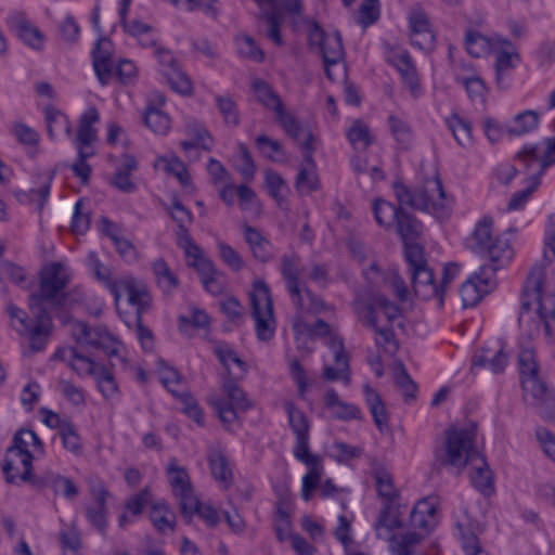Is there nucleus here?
<instances>
[{"instance_id": "63", "label": "nucleus", "mask_w": 555, "mask_h": 555, "mask_svg": "<svg viewBox=\"0 0 555 555\" xmlns=\"http://www.w3.org/2000/svg\"><path fill=\"white\" fill-rule=\"evenodd\" d=\"M274 114L278 122L281 125L287 135H289L293 140L297 141L301 145L305 142L300 141L302 128L296 117L286 112L284 105L274 112Z\"/></svg>"}, {"instance_id": "62", "label": "nucleus", "mask_w": 555, "mask_h": 555, "mask_svg": "<svg viewBox=\"0 0 555 555\" xmlns=\"http://www.w3.org/2000/svg\"><path fill=\"white\" fill-rule=\"evenodd\" d=\"M456 529L462 548L466 555H488L483 552L478 537L470 528L457 522Z\"/></svg>"}, {"instance_id": "38", "label": "nucleus", "mask_w": 555, "mask_h": 555, "mask_svg": "<svg viewBox=\"0 0 555 555\" xmlns=\"http://www.w3.org/2000/svg\"><path fill=\"white\" fill-rule=\"evenodd\" d=\"M385 538L390 541L391 555H414L416 546L424 540V534L417 531H408Z\"/></svg>"}, {"instance_id": "3", "label": "nucleus", "mask_w": 555, "mask_h": 555, "mask_svg": "<svg viewBox=\"0 0 555 555\" xmlns=\"http://www.w3.org/2000/svg\"><path fill=\"white\" fill-rule=\"evenodd\" d=\"M284 410L295 435L294 457L308 467L307 474L302 477L301 485V498L308 502L320 487L321 477L324 473L323 461L320 455L310 452V422L305 413L292 401L284 403Z\"/></svg>"}, {"instance_id": "57", "label": "nucleus", "mask_w": 555, "mask_h": 555, "mask_svg": "<svg viewBox=\"0 0 555 555\" xmlns=\"http://www.w3.org/2000/svg\"><path fill=\"white\" fill-rule=\"evenodd\" d=\"M397 70L399 72L403 83L409 88L411 95L414 99H418L422 94V88L412 57L405 61L403 65L398 66Z\"/></svg>"}, {"instance_id": "56", "label": "nucleus", "mask_w": 555, "mask_h": 555, "mask_svg": "<svg viewBox=\"0 0 555 555\" xmlns=\"http://www.w3.org/2000/svg\"><path fill=\"white\" fill-rule=\"evenodd\" d=\"M167 473L172 491L176 494L184 492L191 488L190 478L185 468L178 466L176 459H170Z\"/></svg>"}, {"instance_id": "25", "label": "nucleus", "mask_w": 555, "mask_h": 555, "mask_svg": "<svg viewBox=\"0 0 555 555\" xmlns=\"http://www.w3.org/2000/svg\"><path fill=\"white\" fill-rule=\"evenodd\" d=\"M437 506L429 499H423L416 503L410 514L412 531L426 534L436 526Z\"/></svg>"}, {"instance_id": "49", "label": "nucleus", "mask_w": 555, "mask_h": 555, "mask_svg": "<svg viewBox=\"0 0 555 555\" xmlns=\"http://www.w3.org/2000/svg\"><path fill=\"white\" fill-rule=\"evenodd\" d=\"M255 144L260 154L271 162L284 163L286 160V153L278 140L260 134L255 139Z\"/></svg>"}, {"instance_id": "27", "label": "nucleus", "mask_w": 555, "mask_h": 555, "mask_svg": "<svg viewBox=\"0 0 555 555\" xmlns=\"http://www.w3.org/2000/svg\"><path fill=\"white\" fill-rule=\"evenodd\" d=\"M111 46V40L101 38L92 51L93 68L99 81L103 86L108 83L113 73Z\"/></svg>"}, {"instance_id": "59", "label": "nucleus", "mask_w": 555, "mask_h": 555, "mask_svg": "<svg viewBox=\"0 0 555 555\" xmlns=\"http://www.w3.org/2000/svg\"><path fill=\"white\" fill-rule=\"evenodd\" d=\"M216 105L223 117L225 125L237 127L240 125V113L235 101L230 95H216Z\"/></svg>"}, {"instance_id": "40", "label": "nucleus", "mask_w": 555, "mask_h": 555, "mask_svg": "<svg viewBox=\"0 0 555 555\" xmlns=\"http://www.w3.org/2000/svg\"><path fill=\"white\" fill-rule=\"evenodd\" d=\"M519 55L516 52L500 50L495 52V79L500 89H507L509 83L506 79L508 72L517 66Z\"/></svg>"}, {"instance_id": "17", "label": "nucleus", "mask_w": 555, "mask_h": 555, "mask_svg": "<svg viewBox=\"0 0 555 555\" xmlns=\"http://www.w3.org/2000/svg\"><path fill=\"white\" fill-rule=\"evenodd\" d=\"M8 26L27 46L40 50L43 47V35L31 24L24 12H13L7 18Z\"/></svg>"}, {"instance_id": "54", "label": "nucleus", "mask_w": 555, "mask_h": 555, "mask_svg": "<svg viewBox=\"0 0 555 555\" xmlns=\"http://www.w3.org/2000/svg\"><path fill=\"white\" fill-rule=\"evenodd\" d=\"M237 52L249 61L261 63L264 60V52L249 35H240L235 38Z\"/></svg>"}, {"instance_id": "43", "label": "nucleus", "mask_w": 555, "mask_h": 555, "mask_svg": "<svg viewBox=\"0 0 555 555\" xmlns=\"http://www.w3.org/2000/svg\"><path fill=\"white\" fill-rule=\"evenodd\" d=\"M359 322L374 332L376 335V346L385 348L389 344H395V333L392 327L390 325L379 326L378 322L374 319L373 311L371 309L364 311V314H362Z\"/></svg>"}, {"instance_id": "64", "label": "nucleus", "mask_w": 555, "mask_h": 555, "mask_svg": "<svg viewBox=\"0 0 555 555\" xmlns=\"http://www.w3.org/2000/svg\"><path fill=\"white\" fill-rule=\"evenodd\" d=\"M467 52L474 57H480L490 50V41L477 30H468L465 36Z\"/></svg>"}, {"instance_id": "33", "label": "nucleus", "mask_w": 555, "mask_h": 555, "mask_svg": "<svg viewBox=\"0 0 555 555\" xmlns=\"http://www.w3.org/2000/svg\"><path fill=\"white\" fill-rule=\"evenodd\" d=\"M469 465L473 487L485 496H490L494 492L493 475L486 459L480 454Z\"/></svg>"}, {"instance_id": "23", "label": "nucleus", "mask_w": 555, "mask_h": 555, "mask_svg": "<svg viewBox=\"0 0 555 555\" xmlns=\"http://www.w3.org/2000/svg\"><path fill=\"white\" fill-rule=\"evenodd\" d=\"M214 353L227 372L224 377L243 378L247 373V363L238 357L235 350L228 343H216L214 346Z\"/></svg>"}, {"instance_id": "46", "label": "nucleus", "mask_w": 555, "mask_h": 555, "mask_svg": "<svg viewBox=\"0 0 555 555\" xmlns=\"http://www.w3.org/2000/svg\"><path fill=\"white\" fill-rule=\"evenodd\" d=\"M264 184L268 193L276 201L279 207L283 208L286 203V195L289 191L286 181L276 171L266 169Z\"/></svg>"}, {"instance_id": "61", "label": "nucleus", "mask_w": 555, "mask_h": 555, "mask_svg": "<svg viewBox=\"0 0 555 555\" xmlns=\"http://www.w3.org/2000/svg\"><path fill=\"white\" fill-rule=\"evenodd\" d=\"M44 115L47 130L50 139H55L56 132L61 129H64L65 133L68 137L72 135V128L69 121L63 113L54 108L48 107L46 108Z\"/></svg>"}, {"instance_id": "26", "label": "nucleus", "mask_w": 555, "mask_h": 555, "mask_svg": "<svg viewBox=\"0 0 555 555\" xmlns=\"http://www.w3.org/2000/svg\"><path fill=\"white\" fill-rule=\"evenodd\" d=\"M73 337L78 344L102 349L113 335L105 326L90 327L85 322L76 321L73 324Z\"/></svg>"}, {"instance_id": "34", "label": "nucleus", "mask_w": 555, "mask_h": 555, "mask_svg": "<svg viewBox=\"0 0 555 555\" xmlns=\"http://www.w3.org/2000/svg\"><path fill=\"white\" fill-rule=\"evenodd\" d=\"M324 405L330 410L335 420L347 422L361 418L360 409L352 403L340 400L338 393L333 388L327 389L324 396Z\"/></svg>"}, {"instance_id": "22", "label": "nucleus", "mask_w": 555, "mask_h": 555, "mask_svg": "<svg viewBox=\"0 0 555 555\" xmlns=\"http://www.w3.org/2000/svg\"><path fill=\"white\" fill-rule=\"evenodd\" d=\"M55 357L64 361L73 371L78 375H91L92 377L96 374L100 367L103 365L95 362L92 358L82 354L76 347H66L57 349Z\"/></svg>"}, {"instance_id": "36", "label": "nucleus", "mask_w": 555, "mask_h": 555, "mask_svg": "<svg viewBox=\"0 0 555 555\" xmlns=\"http://www.w3.org/2000/svg\"><path fill=\"white\" fill-rule=\"evenodd\" d=\"M55 171L49 170L37 176V186L31 188L28 192H22L17 195L20 201L23 197L28 199L30 203H37L38 209L42 210L46 203L48 202L51 184L54 179Z\"/></svg>"}, {"instance_id": "39", "label": "nucleus", "mask_w": 555, "mask_h": 555, "mask_svg": "<svg viewBox=\"0 0 555 555\" xmlns=\"http://www.w3.org/2000/svg\"><path fill=\"white\" fill-rule=\"evenodd\" d=\"M365 403L372 414L373 421L379 430L388 426V414L380 395L369 384L363 386Z\"/></svg>"}, {"instance_id": "42", "label": "nucleus", "mask_w": 555, "mask_h": 555, "mask_svg": "<svg viewBox=\"0 0 555 555\" xmlns=\"http://www.w3.org/2000/svg\"><path fill=\"white\" fill-rule=\"evenodd\" d=\"M152 271L158 287L165 293L170 294L179 287L177 274L169 268L164 259H157L152 264Z\"/></svg>"}, {"instance_id": "4", "label": "nucleus", "mask_w": 555, "mask_h": 555, "mask_svg": "<svg viewBox=\"0 0 555 555\" xmlns=\"http://www.w3.org/2000/svg\"><path fill=\"white\" fill-rule=\"evenodd\" d=\"M514 160L529 176L530 185L513 194L507 205L508 210L521 209L540 184L544 170L555 164V137L524 145Z\"/></svg>"}, {"instance_id": "58", "label": "nucleus", "mask_w": 555, "mask_h": 555, "mask_svg": "<svg viewBox=\"0 0 555 555\" xmlns=\"http://www.w3.org/2000/svg\"><path fill=\"white\" fill-rule=\"evenodd\" d=\"M170 215L177 223L176 238L189 234V225L193 222V215L178 198L172 202Z\"/></svg>"}, {"instance_id": "29", "label": "nucleus", "mask_w": 555, "mask_h": 555, "mask_svg": "<svg viewBox=\"0 0 555 555\" xmlns=\"http://www.w3.org/2000/svg\"><path fill=\"white\" fill-rule=\"evenodd\" d=\"M207 461L214 479L218 481L223 489H229L233 482V473L223 450L215 447L209 448Z\"/></svg>"}, {"instance_id": "53", "label": "nucleus", "mask_w": 555, "mask_h": 555, "mask_svg": "<svg viewBox=\"0 0 555 555\" xmlns=\"http://www.w3.org/2000/svg\"><path fill=\"white\" fill-rule=\"evenodd\" d=\"M402 522L399 518L397 509L388 503H385L377 521L375 522V530L378 538H383L382 530L385 529L387 534H390L393 529L401 528Z\"/></svg>"}, {"instance_id": "7", "label": "nucleus", "mask_w": 555, "mask_h": 555, "mask_svg": "<svg viewBox=\"0 0 555 555\" xmlns=\"http://www.w3.org/2000/svg\"><path fill=\"white\" fill-rule=\"evenodd\" d=\"M480 455L475 447V430L473 428L451 427L444 431V441L435 450V460L441 467H447L455 474L470 464Z\"/></svg>"}, {"instance_id": "5", "label": "nucleus", "mask_w": 555, "mask_h": 555, "mask_svg": "<svg viewBox=\"0 0 555 555\" xmlns=\"http://www.w3.org/2000/svg\"><path fill=\"white\" fill-rule=\"evenodd\" d=\"M43 443L34 430H18L13 437V444L8 449V456L2 464L5 480L13 483L20 478L24 482L35 483L33 461L35 454L43 455Z\"/></svg>"}, {"instance_id": "44", "label": "nucleus", "mask_w": 555, "mask_h": 555, "mask_svg": "<svg viewBox=\"0 0 555 555\" xmlns=\"http://www.w3.org/2000/svg\"><path fill=\"white\" fill-rule=\"evenodd\" d=\"M257 101L273 113L284 104L280 95L262 79H255L251 83Z\"/></svg>"}, {"instance_id": "1", "label": "nucleus", "mask_w": 555, "mask_h": 555, "mask_svg": "<svg viewBox=\"0 0 555 555\" xmlns=\"http://www.w3.org/2000/svg\"><path fill=\"white\" fill-rule=\"evenodd\" d=\"M393 192L398 206L383 198L375 199L372 206L377 224L385 230H392L399 212L405 206L429 212L437 219H444L451 212L450 201L438 177L427 179L422 186L415 190H411L401 182H395Z\"/></svg>"}, {"instance_id": "11", "label": "nucleus", "mask_w": 555, "mask_h": 555, "mask_svg": "<svg viewBox=\"0 0 555 555\" xmlns=\"http://www.w3.org/2000/svg\"><path fill=\"white\" fill-rule=\"evenodd\" d=\"M405 261L410 273L411 285L422 300L439 298L441 287L435 280L433 270L428 267L421 246H408Z\"/></svg>"}, {"instance_id": "47", "label": "nucleus", "mask_w": 555, "mask_h": 555, "mask_svg": "<svg viewBox=\"0 0 555 555\" xmlns=\"http://www.w3.org/2000/svg\"><path fill=\"white\" fill-rule=\"evenodd\" d=\"M539 113L535 111H524L517 114L511 126H507L506 132L509 135H522L538 128Z\"/></svg>"}, {"instance_id": "8", "label": "nucleus", "mask_w": 555, "mask_h": 555, "mask_svg": "<svg viewBox=\"0 0 555 555\" xmlns=\"http://www.w3.org/2000/svg\"><path fill=\"white\" fill-rule=\"evenodd\" d=\"M492 228L493 219L483 216L466 238V244L474 253L489 258V263L486 266L502 269L513 259L514 250L504 235L493 237Z\"/></svg>"}, {"instance_id": "6", "label": "nucleus", "mask_w": 555, "mask_h": 555, "mask_svg": "<svg viewBox=\"0 0 555 555\" xmlns=\"http://www.w3.org/2000/svg\"><path fill=\"white\" fill-rule=\"evenodd\" d=\"M28 307L30 315L14 304L7 306V313L13 330L28 340L30 350L41 352L53 332L52 315L43 305L28 302Z\"/></svg>"}, {"instance_id": "48", "label": "nucleus", "mask_w": 555, "mask_h": 555, "mask_svg": "<svg viewBox=\"0 0 555 555\" xmlns=\"http://www.w3.org/2000/svg\"><path fill=\"white\" fill-rule=\"evenodd\" d=\"M144 124L156 134H166L170 129V118L159 107L149 104L144 113Z\"/></svg>"}, {"instance_id": "41", "label": "nucleus", "mask_w": 555, "mask_h": 555, "mask_svg": "<svg viewBox=\"0 0 555 555\" xmlns=\"http://www.w3.org/2000/svg\"><path fill=\"white\" fill-rule=\"evenodd\" d=\"M448 129L452 132L455 141L462 147H469L473 144L472 122L457 114H452L446 119Z\"/></svg>"}, {"instance_id": "19", "label": "nucleus", "mask_w": 555, "mask_h": 555, "mask_svg": "<svg viewBox=\"0 0 555 555\" xmlns=\"http://www.w3.org/2000/svg\"><path fill=\"white\" fill-rule=\"evenodd\" d=\"M313 142L314 135L311 132H308L305 142L301 144V149L305 152L304 157L309 167H301L299 169L295 182L297 191L301 194H309L318 189V178L312 158L314 151Z\"/></svg>"}, {"instance_id": "60", "label": "nucleus", "mask_w": 555, "mask_h": 555, "mask_svg": "<svg viewBox=\"0 0 555 555\" xmlns=\"http://www.w3.org/2000/svg\"><path fill=\"white\" fill-rule=\"evenodd\" d=\"M518 366L521 379L538 374L534 350L529 343L519 344Z\"/></svg>"}, {"instance_id": "32", "label": "nucleus", "mask_w": 555, "mask_h": 555, "mask_svg": "<svg viewBox=\"0 0 555 555\" xmlns=\"http://www.w3.org/2000/svg\"><path fill=\"white\" fill-rule=\"evenodd\" d=\"M473 367L488 369L493 374L502 373L508 362L507 354L504 350V345L499 341L498 348H486L473 357Z\"/></svg>"}, {"instance_id": "37", "label": "nucleus", "mask_w": 555, "mask_h": 555, "mask_svg": "<svg viewBox=\"0 0 555 555\" xmlns=\"http://www.w3.org/2000/svg\"><path fill=\"white\" fill-rule=\"evenodd\" d=\"M258 18L266 25V36L274 44L281 47L284 44V40L281 34V26L283 23V16L279 8L269 7V9H262L259 11Z\"/></svg>"}, {"instance_id": "9", "label": "nucleus", "mask_w": 555, "mask_h": 555, "mask_svg": "<svg viewBox=\"0 0 555 555\" xmlns=\"http://www.w3.org/2000/svg\"><path fill=\"white\" fill-rule=\"evenodd\" d=\"M69 281L67 269L61 262L44 266L39 273V288L29 295L28 302L48 304L55 310L66 308L68 295L65 288Z\"/></svg>"}, {"instance_id": "14", "label": "nucleus", "mask_w": 555, "mask_h": 555, "mask_svg": "<svg viewBox=\"0 0 555 555\" xmlns=\"http://www.w3.org/2000/svg\"><path fill=\"white\" fill-rule=\"evenodd\" d=\"M301 258L295 253L284 254L281 257L280 273L284 279L286 289L294 306L300 311H305V302L302 300L304 283L301 276Z\"/></svg>"}, {"instance_id": "15", "label": "nucleus", "mask_w": 555, "mask_h": 555, "mask_svg": "<svg viewBox=\"0 0 555 555\" xmlns=\"http://www.w3.org/2000/svg\"><path fill=\"white\" fill-rule=\"evenodd\" d=\"M494 269L488 266H480L479 271L472 274L461 286L460 294L465 307H473L478 304L495 285Z\"/></svg>"}, {"instance_id": "16", "label": "nucleus", "mask_w": 555, "mask_h": 555, "mask_svg": "<svg viewBox=\"0 0 555 555\" xmlns=\"http://www.w3.org/2000/svg\"><path fill=\"white\" fill-rule=\"evenodd\" d=\"M154 55L159 64V72L166 78L170 88L181 94L192 92V83L184 72L179 67L172 52L165 48H156Z\"/></svg>"}, {"instance_id": "55", "label": "nucleus", "mask_w": 555, "mask_h": 555, "mask_svg": "<svg viewBox=\"0 0 555 555\" xmlns=\"http://www.w3.org/2000/svg\"><path fill=\"white\" fill-rule=\"evenodd\" d=\"M93 378L96 382L99 391L105 399H112L118 392V385L111 367L103 364Z\"/></svg>"}, {"instance_id": "35", "label": "nucleus", "mask_w": 555, "mask_h": 555, "mask_svg": "<svg viewBox=\"0 0 555 555\" xmlns=\"http://www.w3.org/2000/svg\"><path fill=\"white\" fill-rule=\"evenodd\" d=\"M423 225L412 214H409L402 208L399 212L396 225L392 228L403 241L405 250L408 246H417L413 244L422 234Z\"/></svg>"}, {"instance_id": "45", "label": "nucleus", "mask_w": 555, "mask_h": 555, "mask_svg": "<svg viewBox=\"0 0 555 555\" xmlns=\"http://www.w3.org/2000/svg\"><path fill=\"white\" fill-rule=\"evenodd\" d=\"M87 264L94 278L111 291L117 301L119 299L118 286L117 283L113 282L109 269L101 262L93 251L88 254Z\"/></svg>"}, {"instance_id": "52", "label": "nucleus", "mask_w": 555, "mask_h": 555, "mask_svg": "<svg viewBox=\"0 0 555 555\" xmlns=\"http://www.w3.org/2000/svg\"><path fill=\"white\" fill-rule=\"evenodd\" d=\"M41 481L42 485L52 488L55 493L62 492L66 499H74L78 494V488L73 480L59 474L47 473Z\"/></svg>"}, {"instance_id": "20", "label": "nucleus", "mask_w": 555, "mask_h": 555, "mask_svg": "<svg viewBox=\"0 0 555 555\" xmlns=\"http://www.w3.org/2000/svg\"><path fill=\"white\" fill-rule=\"evenodd\" d=\"M364 274L370 283L376 286L383 284L401 301H405L408 299V287L402 278L398 274L397 270L389 269L387 272H382L375 263H372L370 268L365 270Z\"/></svg>"}, {"instance_id": "12", "label": "nucleus", "mask_w": 555, "mask_h": 555, "mask_svg": "<svg viewBox=\"0 0 555 555\" xmlns=\"http://www.w3.org/2000/svg\"><path fill=\"white\" fill-rule=\"evenodd\" d=\"M249 300L256 335L258 339L268 341L273 337L275 330L273 302L268 284L263 281H256L249 294Z\"/></svg>"}, {"instance_id": "13", "label": "nucleus", "mask_w": 555, "mask_h": 555, "mask_svg": "<svg viewBox=\"0 0 555 555\" xmlns=\"http://www.w3.org/2000/svg\"><path fill=\"white\" fill-rule=\"evenodd\" d=\"M308 42L311 48H315L321 53L325 74L333 80L330 66L340 62L345 54L340 34L326 33L318 22L313 21L309 24Z\"/></svg>"}, {"instance_id": "31", "label": "nucleus", "mask_w": 555, "mask_h": 555, "mask_svg": "<svg viewBox=\"0 0 555 555\" xmlns=\"http://www.w3.org/2000/svg\"><path fill=\"white\" fill-rule=\"evenodd\" d=\"M524 399L531 405L542 408L553 400V392L540 379L538 374L526 376L521 379Z\"/></svg>"}, {"instance_id": "50", "label": "nucleus", "mask_w": 555, "mask_h": 555, "mask_svg": "<svg viewBox=\"0 0 555 555\" xmlns=\"http://www.w3.org/2000/svg\"><path fill=\"white\" fill-rule=\"evenodd\" d=\"M150 518L154 528L160 533H165L167 529L170 531L175 529V515L170 513L164 502H156L152 505Z\"/></svg>"}, {"instance_id": "21", "label": "nucleus", "mask_w": 555, "mask_h": 555, "mask_svg": "<svg viewBox=\"0 0 555 555\" xmlns=\"http://www.w3.org/2000/svg\"><path fill=\"white\" fill-rule=\"evenodd\" d=\"M119 296L121 292L127 295L129 305H131L135 312L134 314L142 315L149 310L151 305V296L146 286L132 278H125L117 282Z\"/></svg>"}, {"instance_id": "51", "label": "nucleus", "mask_w": 555, "mask_h": 555, "mask_svg": "<svg viewBox=\"0 0 555 555\" xmlns=\"http://www.w3.org/2000/svg\"><path fill=\"white\" fill-rule=\"evenodd\" d=\"M388 124L392 137L403 149H410L414 140V132L410 124L396 115L388 117Z\"/></svg>"}, {"instance_id": "30", "label": "nucleus", "mask_w": 555, "mask_h": 555, "mask_svg": "<svg viewBox=\"0 0 555 555\" xmlns=\"http://www.w3.org/2000/svg\"><path fill=\"white\" fill-rule=\"evenodd\" d=\"M107 496L108 491L102 488L95 493V503L85 507L87 520L102 537H106L108 528Z\"/></svg>"}, {"instance_id": "28", "label": "nucleus", "mask_w": 555, "mask_h": 555, "mask_svg": "<svg viewBox=\"0 0 555 555\" xmlns=\"http://www.w3.org/2000/svg\"><path fill=\"white\" fill-rule=\"evenodd\" d=\"M367 309L373 311L374 319L377 322L379 312L385 315L389 324H391L400 315L399 306L380 294L374 295L367 301L356 306L354 311L358 320H361L362 314H364V311Z\"/></svg>"}, {"instance_id": "10", "label": "nucleus", "mask_w": 555, "mask_h": 555, "mask_svg": "<svg viewBox=\"0 0 555 555\" xmlns=\"http://www.w3.org/2000/svg\"><path fill=\"white\" fill-rule=\"evenodd\" d=\"M238 379L223 377L222 395H211L208 400L215 413L225 426H230L238 418V412H246L253 406L250 399L240 387Z\"/></svg>"}, {"instance_id": "24", "label": "nucleus", "mask_w": 555, "mask_h": 555, "mask_svg": "<svg viewBox=\"0 0 555 555\" xmlns=\"http://www.w3.org/2000/svg\"><path fill=\"white\" fill-rule=\"evenodd\" d=\"M411 28V43L422 50L434 47L435 35L430 30L429 20L425 12L413 11L409 18Z\"/></svg>"}, {"instance_id": "2", "label": "nucleus", "mask_w": 555, "mask_h": 555, "mask_svg": "<svg viewBox=\"0 0 555 555\" xmlns=\"http://www.w3.org/2000/svg\"><path fill=\"white\" fill-rule=\"evenodd\" d=\"M544 264H534L527 278L518 322L520 326L530 321L533 326L529 327L530 338L540 333L543 326L544 334L550 340L555 339V294L543 288Z\"/></svg>"}, {"instance_id": "18", "label": "nucleus", "mask_w": 555, "mask_h": 555, "mask_svg": "<svg viewBox=\"0 0 555 555\" xmlns=\"http://www.w3.org/2000/svg\"><path fill=\"white\" fill-rule=\"evenodd\" d=\"M100 120L99 112L94 106L88 107L79 117V125L73 138L76 150H95L98 131L94 125Z\"/></svg>"}]
</instances>
